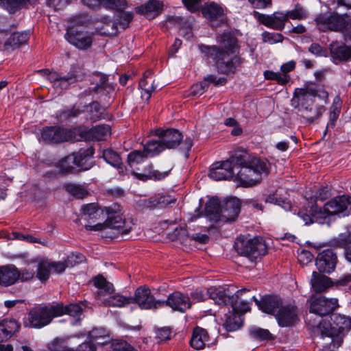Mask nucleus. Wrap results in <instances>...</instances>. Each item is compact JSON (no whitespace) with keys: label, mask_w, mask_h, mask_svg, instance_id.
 <instances>
[{"label":"nucleus","mask_w":351,"mask_h":351,"mask_svg":"<svg viewBox=\"0 0 351 351\" xmlns=\"http://www.w3.org/2000/svg\"><path fill=\"white\" fill-rule=\"evenodd\" d=\"M82 211L86 220L95 221L106 217L104 223L85 226L87 230L102 231L103 236L106 237L114 238L119 233L128 234L134 225L132 220L127 221L122 217L120 214V206L118 204H114L103 209L94 204H89L84 205Z\"/></svg>","instance_id":"obj_1"},{"label":"nucleus","mask_w":351,"mask_h":351,"mask_svg":"<svg viewBox=\"0 0 351 351\" xmlns=\"http://www.w3.org/2000/svg\"><path fill=\"white\" fill-rule=\"evenodd\" d=\"M219 46L199 45V48L208 61L213 62L219 72L228 74L234 73V60L237 58L238 45L237 38L230 32H224L217 36Z\"/></svg>","instance_id":"obj_2"},{"label":"nucleus","mask_w":351,"mask_h":351,"mask_svg":"<svg viewBox=\"0 0 351 351\" xmlns=\"http://www.w3.org/2000/svg\"><path fill=\"white\" fill-rule=\"evenodd\" d=\"M318 95V90L313 85L296 88L291 100V106L298 110L300 115L308 123H313L324 111L322 106H314V99Z\"/></svg>","instance_id":"obj_3"},{"label":"nucleus","mask_w":351,"mask_h":351,"mask_svg":"<svg viewBox=\"0 0 351 351\" xmlns=\"http://www.w3.org/2000/svg\"><path fill=\"white\" fill-rule=\"evenodd\" d=\"M237 156L236 164L241 165V168L236 180L240 186H254L261 182L262 174L267 175L269 173V165L265 160L253 158L247 161L246 154Z\"/></svg>","instance_id":"obj_4"},{"label":"nucleus","mask_w":351,"mask_h":351,"mask_svg":"<svg viewBox=\"0 0 351 351\" xmlns=\"http://www.w3.org/2000/svg\"><path fill=\"white\" fill-rule=\"evenodd\" d=\"M234 248L239 255L254 262L261 261L262 258L267 253V245L261 237L240 236L234 243Z\"/></svg>","instance_id":"obj_5"},{"label":"nucleus","mask_w":351,"mask_h":351,"mask_svg":"<svg viewBox=\"0 0 351 351\" xmlns=\"http://www.w3.org/2000/svg\"><path fill=\"white\" fill-rule=\"evenodd\" d=\"M332 325L328 322H319L317 328L322 338L329 337L334 348H338L342 343V335L351 328V318L342 315H334Z\"/></svg>","instance_id":"obj_6"},{"label":"nucleus","mask_w":351,"mask_h":351,"mask_svg":"<svg viewBox=\"0 0 351 351\" xmlns=\"http://www.w3.org/2000/svg\"><path fill=\"white\" fill-rule=\"evenodd\" d=\"M62 304H46L37 306L28 313L29 326L41 328L51 323L55 317L64 315Z\"/></svg>","instance_id":"obj_7"},{"label":"nucleus","mask_w":351,"mask_h":351,"mask_svg":"<svg viewBox=\"0 0 351 351\" xmlns=\"http://www.w3.org/2000/svg\"><path fill=\"white\" fill-rule=\"evenodd\" d=\"M346 14L340 15L336 12H326L319 14L315 19L317 28L322 32L328 30L339 32L348 24Z\"/></svg>","instance_id":"obj_8"},{"label":"nucleus","mask_w":351,"mask_h":351,"mask_svg":"<svg viewBox=\"0 0 351 351\" xmlns=\"http://www.w3.org/2000/svg\"><path fill=\"white\" fill-rule=\"evenodd\" d=\"M41 138L47 143H60L75 139V131L66 128L51 126L42 130Z\"/></svg>","instance_id":"obj_9"},{"label":"nucleus","mask_w":351,"mask_h":351,"mask_svg":"<svg viewBox=\"0 0 351 351\" xmlns=\"http://www.w3.org/2000/svg\"><path fill=\"white\" fill-rule=\"evenodd\" d=\"M64 38L71 45L80 50L88 49L93 42V34L71 26L67 28Z\"/></svg>","instance_id":"obj_10"},{"label":"nucleus","mask_w":351,"mask_h":351,"mask_svg":"<svg viewBox=\"0 0 351 351\" xmlns=\"http://www.w3.org/2000/svg\"><path fill=\"white\" fill-rule=\"evenodd\" d=\"M237 158L238 156L235 154L230 160L213 163L209 170V178L216 181L232 178L234 176L232 164H236Z\"/></svg>","instance_id":"obj_11"},{"label":"nucleus","mask_w":351,"mask_h":351,"mask_svg":"<svg viewBox=\"0 0 351 351\" xmlns=\"http://www.w3.org/2000/svg\"><path fill=\"white\" fill-rule=\"evenodd\" d=\"M310 312L321 317L332 313L338 306L337 298H327L324 296L312 297L309 300Z\"/></svg>","instance_id":"obj_12"},{"label":"nucleus","mask_w":351,"mask_h":351,"mask_svg":"<svg viewBox=\"0 0 351 351\" xmlns=\"http://www.w3.org/2000/svg\"><path fill=\"white\" fill-rule=\"evenodd\" d=\"M275 317L280 327H292L299 321L298 309L294 304H282L276 313Z\"/></svg>","instance_id":"obj_13"},{"label":"nucleus","mask_w":351,"mask_h":351,"mask_svg":"<svg viewBox=\"0 0 351 351\" xmlns=\"http://www.w3.org/2000/svg\"><path fill=\"white\" fill-rule=\"evenodd\" d=\"M158 302L160 306L166 305L180 312H184L191 307L190 298L179 291L170 294L166 300H158Z\"/></svg>","instance_id":"obj_14"},{"label":"nucleus","mask_w":351,"mask_h":351,"mask_svg":"<svg viewBox=\"0 0 351 351\" xmlns=\"http://www.w3.org/2000/svg\"><path fill=\"white\" fill-rule=\"evenodd\" d=\"M158 300H155L151 294L150 289L147 287L137 288L132 302L136 303L143 309H150L159 307Z\"/></svg>","instance_id":"obj_15"},{"label":"nucleus","mask_w":351,"mask_h":351,"mask_svg":"<svg viewBox=\"0 0 351 351\" xmlns=\"http://www.w3.org/2000/svg\"><path fill=\"white\" fill-rule=\"evenodd\" d=\"M155 134L159 137L164 149H171L178 146L182 139V134L178 130L173 129L167 130L157 129L155 131Z\"/></svg>","instance_id":"obj_16"},{"label":"nucleus","mask_w":351,"mask_h":351,"mask_svg":"<svg viewBox=\"0 0 351 351\" xmlns=\"http://www.w3.org/2000/svg\"><path fill=\"white\" fill-rule=\"evenodd\" d=\"M90 90L98 95H106L113 91V86L107 82V77L100 73H94L90 78Z\"/></svg>","instance_id":"obj_17"},{"label":"nucleus","mask_w":351,"mask_h":351,"mask_svg":"<svg viewBox=\"0 0 351 351\" xmlns=\"http://www.w3.org/2000/svg\"><path fill=\"white\" fill-rule=\"evenodd\" d=\"M251 300L254 301L263 312L274 315L282 305L281 299L276 295H265L261 300H258L255 296H252Z\"/></svg>","instance_id":"obj_18"},{"label":"nucleus","mask_w":351,"mask_h":351,"mask_svg":"<svg viewBox=\"0 0 351 351\" xmlns=\"http://www.w3.org/2000/svg\"><path fill=\"white\" fill-rule=\"evenodd\" d=\"M240 212V202L232 197L226 200L221 208V221L222 223L234 221Z\"/></svg>","instance_id":"obj_19"},{"label":"nucleus","mask_w":351,"mask_h":351,"mask_svg":"<svg viewBox=\"0 0 351 351\" xmlns=\"http://www.w3.org/2000/svg\"><path fill=\"white\" fill-rule=\"evenodd\" d=\"M258 20L268 27L281 31L285 26L287 16L285 12H275L271 15L261 14Z\"/></svg>","instance_id":"obj_20"},{"label":"nucleus","mask_w":351,"mask_h":351,"mask_svg":"<svg viewBox=\"0 0 351 351\" xmlns=\"http://www.w3.org/2000/svg\"><path fill=\"white\" fill-rule=\"evenodd\" d=\"M110 134L108 125H98L89 130L80 131L81 138L84 141H104Z\"/></svg>","instance_id":"obj_21"},{"label":"nucleus","mask_w":351,"mask_h":351,"mask_svg":"<svg viewBox=\"0 0 351 351\" xmlns=\"http://www.w3.org/2000/svg\"><path fill=\"white\" fill-rule=\"evenodd\" d=\"M330 56L335 64L341 61L351 60V51L350 47L344 43L333 42L330 45Z\"/></svg>","instance_id":"obj_22"},{"label":"nucleus","mask_w":351,"mask_h":351,"mask_svg":"<svg viewBox=\"0 0 351 351\" xmlns=\"http://www.w3.org/2000/svg\"><path fill=\"white\" fill-rule=\"evenodd\" d=\"M207 293L215 303L220 306L230 304L232 300V295H230L231 292L228 288L210 287L208 289Z\"/></svg>","instance_id":"obj_23"},{"label":"nucleus","mask_w":351,"mask_h":351,"mask_svg":"<svg viewBox=\"0 0 351 351\" xmlns=\"http://www.w3.org/2000/svg\"><path fill=\"white\" fill-rule=\"evenodd\" d=\"M19 280V270L14 265L0 267V285L8 287L15 284Z\"/></svg>","instance_id":"obj_24"},{"label":"nucleus","mask_w":351,"mask_h":351,"mask_svg":"<svg viewBox=\"0 0 351 351\" xmlns=\"http://www.w3.org/2000/svg\"><path fill=\"white\" fill-rule=\"evenodd\" d=\"M350 204L349 198L346 196L336 197L325 204V210L332 215L343 213Z\"/></svg>","instance_id":"obj_25"},{"label":"nucleus","mask_w":351,"mask_h":351,"mask_svg":"<svg viewBox=\"0 0 351 351\" xmlns=\"http://www.w3.org/2000/svg\"><path fill=\"white\" fill-rule=\"evenodd\" d=\"M163 4L158 0H149L145 4L136 8L137 12L147 18L154 19L162 12Z\"/></svg>","instance_id":"obj_26"},{"label":"nucleus","mask_w":351,"mask_h":351,"mask_svg":"<svg viewBox=\"0 0 351 351\" xmlns=\"http://www.w3.org/2000/svg\"><path fill=\"white\" fill-rule=\"evenodd\" d=\"M221 208V206L218 198H210L205 206V215L207 219L214 223L220 222Z\"/></svg>","instance_id":"obj_27"},{"label":"nucleus","mask_w":351,"mask_h":351,"mask_svg":"<svg viewBox=\"0 0 351 351\" xmlns=\"http://www.w3.org/2000/svg\"><path fill=\"white\" fill-rule=\"evenodd\" d=\"M248 291V289H242L238 290L234 295H232L230 305L234 311L244 313L250 311V302L242 298L243 294Z\"/></svg>","instance_id":"obj_28"},{"label":"nucleus","mask_w":351,"mask_h":351,"mask_svg":"<svg viewBox=\"0 0 351 351\" xmlns=\"http://www.w3.org/2000/svg\"><path fill=\"white\" fill-rule=\"evenodd\" d=\"M29 38V32H15L5 41L3 44L4 50L18 48L27 43Z\"/></svg>","instance_id":"obj_29"},{"label":"nucleus","mask_w":351,"mask_h":351,"mask_svg":"<svg viewBox=\"0 0 351 351\" xmlns=\"http://www.w3.org/2000/svg\"><path fill=\"white\" fill-rule=\"evenodd\" d=\"M208 341L209 335L206 330L199 326H197L193 329L190 341L191 346L193 348L196 350L203 349Z\"/></svg>","instance_id":"obj_30"},{"label":"nucleus","mask_w":351,"mask_h":351,"mask_svg":"<svg viewBox=\"0 0 351 351\" xmlns=\"http://www.w3.org/2000/svg\"><path fill=\"white\" fill-rule=\"evenodd\" d=\"M311 284L316 293L324 292L333 285L330 278L316 271L312 274Z\"/></svg>","instance_id":"obj_31"},{"label":"nucleus","mask_w":351,"mask_h":351,"mask_svg":"<svg viewBox=\"0 0 351 351\" xmlns=\"http://www.w3.org/2000/svg\"><path fill=\"white\" fill-rule=\"evenodd\" d=\"M93 282V285L98 288L96 297L99 300L112 294L114 291L112 284L107 282L106 278L101 275L94 277Z\"/></svg>","instance_id":"obj_32"},{"label":"nucleus","mask_w":351,"mask_h":351,"mask_svg":"<svg viewBox=\"0 0 351 351\" xmlns=\"http://www.w3.org/2000/svg\"><path fill=\"white\" fill-rule=\"evenodd\" d=\"M226 79L225 77H219L217 79V77L213 75H208L205 78V82H202L200 84H194L191 87V93L193 95H201L204 93L206 88L208 86L206 82L213 83L216 86H221L224 85L226 83Z\"/></svg>","instance_id":"obj_33"},{"label":"nucleus","mask_w":351,"mask_h":351,"mask_svg":"<svg viewBox=\"0 0 351 351\" xmlns=\"http://www.w3.org/2000/svg\"><path fill=\"white\" fill-rule=\"evenodd\" d=\"M85 77V71L82 66L73 64L69 73L63 76V83L66 84V88L71 84L82 81Z\"/></svg>","instance_id":"obj_34"},{"label":"nucleus","mask_w":351,"mask_h":351,"mask_svg":"<svg viewBox=\"0 0 351 351\" xmlns=\"http://www.w3.org/2000/svg\"><path fill=\"white\" fill-rule=\"evenodd\" d=\"M169 172V171L160 172L154 170L152 165H148L142 172H134V173L138 180L146 181L149 179L162 180L168 176Z\"/></svg>","instance_id":"obj_35"},{"label":"nucleus","mask_w":351,"mask_h":351,"mask_svg":"<svg viewBox=\"0 0 351 351\" xmlns=\"http://www.w3.org/2000/svg\"><path fill=\"white\" fill-rule=\"evenodd\" d=\"M93 153V150L91 148L80 149L79 152L75 153L76 167L82 170L89 169L92 166L90 160Z\"/></svg>","instance_id":"obj_36"},{"label":"nucleus","mask_w":351,"mask_h":351,"mask_svg":"<svg viewBox=\"0 0 351 351\" xmlns=\"http://www.w3.org/2000/svg\"><path fill=\"white\" fill-rule=\"evenodd\" d=\"M37 0H0V5L10 13H14L18 10L26 8L28 4H34Z\"/></svg>","instance_id":"obj_37"},{"label":"nucleus","mask_w":351,"mask_h":351,"mask_svg":"<svg viewBox=\"0 0 351 351\" xmlns=\"http://www.w3.org/2000/svg\"><path fill=\"white\" fill-rule=\"evenodd\" d=\"M103 298V299L101 298L100 300H101V303L106 306L123 307L126 304L132 303V298L123 297L119 294Z\"/></svg>","instance_id":"obj_38"},{"label":"nucleus","mask_w":351,"mask_h":351,"mask_svg":"<svg viewBox=\"0 0 351 351\" xmlns=\"http://www.w3.org/2000/svg\"><path fill=\"white\" fill-rule=\"evenodd\" d=\"M202 12L204 16L210 21H214L223 14L222 8L214 2L205 4Z\"/></svg>","instance_id":"obj_39"},{"label":"nucleus","mask_w":351,"mask_h":351,"mask_svg":"<svg viewBox=\"0 0 351 351\" xmlns=\"http://www.w3.org/2000/svg\"><path fill=\"white\" fill-rule=\"evenodd\" d=\"M335 243L337 245L346 248V258L351 263V232L346 231L339 234Z\"/></svg>","instance_id":"obj_40"},{"label":"nucleus","mask_w":351,"mask_h":351,"mask_svg":"<svg viewBox=\"0 0 351 351\" xmlns=\"http://www.w3.org/2000/svg\"><path fill=\"white\" fill-rule=\"evenodd\" d=\"M38 73L45 76L53 84L55 88H66V82L63 83V76L60 75L58 73L50 71L48 69L40 70Z\"/></svg>","instance_id":"obj_41"},{"label":"nucleus","mask_w":351,"mask_h":351,"mask_svg":"<svg viewBox=\"0 0 351 351\" xmlns=\"http://www.w3.org/2000/svg\"><path fill=\"white\" fill-rule=\"evenodd\" d=\"M154 80L152 77H145L139 82V86L141 88V97L145 101H149L152 96V93L154 91L155 88L153 86Z\"/></svg>","instance_id":"obj_42"},{"label":"nucleus","mask_w":351,"mask_h":351,"mask_svg":"<svg viewBox=\"0 0 351 351\" xmlns=\"http://www.w3.org/2000/svg\"><path fill=\"white\" fill-rule=\"evenodd\" d=\"M285 12L287 14V20L291 19L292 20L300 21L304 20L308 17L307 10L299 3L295 4L293 9Z\"/></svg>","instance_id":"obj_43"},{"label":"nucleus","mask_w":351,"mask_h":351,"mask_svg":"<svg viewBox=\"0 0 351 351\" xmlns=\"http://www.w3.org/2000/svg\"><path fill=\"white\" fill-rule=\"evenodd\" d=\"M86 110L88 113L86 118L93 122L103 118L104 110L97 102H93L90 106H86Z\"/></svg>","instance_id":"obj_44"},{"label":"nucleus","mask_w":351,"mask_h":351,"mask_svg":"<svg viewBox=\"0 0 351 351\" xmlns=\"http://www.w3.org/2000/svg\"><path fill=\"white\" fill-rule=\"evenodd\" d=\"M164 146L162 145L160 140L158 141H151L147 142L144 146V152L147 157H153L162 151H163Z\"/></svg>","instance_id":"obj_45"},{"label":"nucleus","mask_w":351,"mask_h":351,"mask_svg":"<svg viewBox=\"0 0 351 351\" xmlns=\"http://www.w3.org/2000/svg\"><path fill=\"white\" fill-rule=\"evenodd\" d=\"M92 341L100 345H104L109 341V336L106 330L102 328H95L90 332Z\"/></svg>","instance_id":"obj_46"},{"label":"nucleus","mask_w":351,"mask_h":351,"mask_svg":"<svg viewBox=\"0 0 351 351\" xmlns=\"http://www.w3.org/2000/svg\"><path fill=\"white\" fill-rule=\"evenodd\" d=\"M103 158L110 165L120 168L121 160L119 155L111 149H107L103 152Z\"/></svg>","instance_id":"obj_47"},{"label":"nucleus","mask_w":351,"mask_h":351,"mask_svg":"<svg viewBox=\"0 0 351 351\" xmlns=\"http://www.w3.org/2000/svg\"><path fill=\"white\" fill-rule=\"evenodd\" d=\"M133 19V14L132 12H120L113 23V25L116 29H125L129 26L130 23Z\"/></svg>","instance_id":"obj_48"},{"label":"nucleus","mask_w":351,"mask_h":351,"mask_svg":"<svg viewBox=\"0 0 351 351\" xmlns=\"http://www.w3.org/2000/svg\"><path fill=\"white\" fill-rule=\"evenodd\" d=\"M64 188L77 199H83L88 194V191L83 186L75 184H66L64 186Z\"/></svg>","instance_id":"obj_49"},{"label":"nucleus","mask_w":351,"mask_h":351,"mask_svg":"<svg viewBox=\"0 0 351 351\" xmlns=\"http://www.w3.org/2000/svg\"><path fill=\"white\" fill-rule=\"evenodd\" d=\"M328 212L325 210V206L324 208H313V223H317L319 224H324L328 222V217L331 216Z\"/></svg>","instance_id":"obj_50"},{"label":"nucleus","mask_w":351,"mask_h":351,"mask_svg":"<svg viewBox=\"0 0 351 351\" xmlns=\"http://www.w3.org/2000/svg\"><path fill=\"white\" fill-rule=\"evenodd\" d=\"M60 169L65 172L71 171L76 167V157L75 154H71L62 158L59 162Z\"/></svg>","instance_id":"obj_51"},{"label":"nucleus","mask_w":351,"mask_h":351,"mask_svg":"<svg viewBox=\"0 0 351 351\" xmlns=\"http://www.w3.org/2000/svg\"><path fill=\"white\" fill-rule=\"evenodd\" d=\"M3 326L4 332L10 338L20 328V324L14 319H3L1 322Z\"/></svg>","instance_id":"obj_52"},{"label":"nucleus","mask_w":351,"mask_h":351,"mask_svg":"<svg viewBox=\"0 0 351 351\" xmlns=\"http://www.w3.org/2000/svg\"><path fill=\"white\" fill-rule=\"evenodd\" d=\"M317 260L320 263H337V256L332 250L327 249L319 254Z\"/></svg>","instance_id":"obj_53"},{"label":"nucleus","mask_w":351,"mask_h":351,"mask_svg":"<svg viewBox=\"0 0 351 351\" xmlns=\"http://www.w3.org/2000/svg\"><path fill=\"white\" fill-rule=\"evenodd\" d=\"M265 201L266 202L278 205L286 211L290 210L291 208L290 202L287 201V199L278 197L277 193L269 195L266 198Z\"/></svg>","instance_id":"obj_54"},{"label":"nucleus","mask_w":351,"mask_h":351,"mask_svg":"<svg viewBox=\"0 0 351 351\" xmlns=\"http://www.w3.org/2000/svg\"><path fill=\"white\" fill-rule=\"evenodd\" d=\"M252 337L258 340H269L272 339V335L267 330L261 328H252L250 330Z\"/></svg>","instance_id":"obj_55"},{"label":"nucleus","mask_w":351,"mask_h":351,"mask_svg":"<svg viewBox=\"0 0 351 351\" xmlns=\"http://www.w3.org/2000/svg\"><path fill=\"white\" fill-rule=\"evenodd\" d=\"M147 158L144 152L141 151H134L130 152L128 156V162L130 167H133L135 165H138L144 161Z\"/></svg>","instance_id":"obj_56"},{"label":"nucleus","mask_w":351,"mask_h":351,"mask_svg":"<svg viewBox=\"0 0 351 351\" xmlns=\"http://www.w3.org/2000/svg\"><path fill=\"white\" fill-rule=\"evenodd\" d=\"M263 40L269 44H275L283 40V36L279 33H270L265 32L262 34Z\"/></svg>","instance_id":"obj_57"},{"label":"nucleus","mask_w":351,"mask_h":351,"mask_svg":"<svg viewBox=\"0 0 351 351\" xmlns=\"http://www.w3.org/2000/svg\"><path fill=\"white\" fill-rule=\"evenodd\" d=\"M112 348L114 351H136L126 341L121 339L113 341Z\"/></svg>","instance_id":"obj_58"},{"label":"nucleus","mask_w":351,"mask_h":351,"mask_svg":"<svg viewBox=\"0 0 351 351\" xmlns=\"http://www.w3.org/2000/svg\"><path fill=\"white\" fill-rule=\"evenodd\" d=\"M51 268L48 265H38L36 277L41 281L45 282L50 276Z\"/></svg>","instance_id":"obj_59"},{"label":"nucleus","mask_w":351,"mask_h":351,"mask_svg":"<svg viewBox=\"0 0 351 351\" xmlns=\"http://www.w3.org/2000/svg\"><path fill=\"white\" fill-rule=\"evenodd\" d=\"M85 261H86V258L84 255L75 252L67 256L64 263H82Z\"/></svg>","instance_id":"obj_60"},{"label":"nucleus","mask_w":351,"mask_h":351,"mask_svg":"<svg viewBox=\"0 0 351 351\" xmlns=\"http://www.w3.org/2000/svg\"><path fill=\"white\" fill-rule=\"evenodd\" d=\"M63 309L64 314L66 313L73 317L78 316L82 313L81 306L76 304H71L65 307L63 306Z\"/></svg>","instance_id":"obj_61"},{"label":"nucleus","mask_w":351,"mask_h":351,"mask_svg":"<svg viewBox=\"0 0 351 351\" xmlns=\"http://www.w3.org/2000/svg\"><path fill=\"white\" fill-rule=\"evenodd\" d=\"M182 3L191 12H195L202 5V0H182Z\"/></svg>","instance_id":"obj_62"},{"label":"nucleus","mask_w":351,"mask_h":351,"mask_svg":"<svg viewBox=\"0 0 351 351\" xmlns=\"http://www.w3.org/2000/svg\"><path fill=\"white\" fill-rule=\"evenodd\" d=\"M81 110L75 108V107H73L70 109H63L62 110L60 111L59 117L60 119H66L71 117H77L81 113Z\"/></svg>","instance_id":"obj_63"},{"label":"nucleus","mask_w":351,"mask_h":351,"mask_svg":"<svg viewBox=\"0 0 351 351\" xmlns=\"http://www.w3.org/2000/svg\"><path fill=\"white\" fill-rule=\"evenodd\" d=\"M156 337L160 341H164L169 339L171 335V331L169 328L164 327L157 329Z\"/></svg>","instance_id":"obj_64"}]
</instances>
